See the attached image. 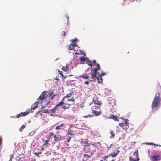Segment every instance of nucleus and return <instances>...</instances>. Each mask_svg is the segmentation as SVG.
<instances>
[{
	"instance_id": "34",
	"label": "nucleus",
	"mask_w": 161,
	"mask_h": 161,
	"mask_svg": "<svg viewBox=\"0 0 161 161\" xmlns=\"http://www.w3.org/2000/svg\"><path fill=\"white\" fill-rule=\"evenodd\" d=\"M65 16H66V17L67 19V25H68L69 24V16L67 14L65 15Z\"/></svg>"
},
{
	"instance_id": "38",
	"label": "nucleus",
	"mask_w": 161,
	"mask_h": 161,
	"mask_svg": "<svg viewBox=\"0 0 161 161\" xmlns=\"http://www.w3.org/2000/svg\"><path fill=\"white\" fill-rule=\"evenodd\" d=\"M110 133L112 135V137H114V136L115 134L114 133V132L113 131H110Z\"/></svg>"
},
{
	"instance_id": "27",
	"label": "nucleus",
	"mask_w": 161,
	"mask_h": 161,
	"mask_svg": "<svg viewBox=\"0 0 161 161\" xmlns=\"http://www.w3.org/2000/svg\"><path fill=\"white\" fill-rule=\"evenodd\" d=\"M80 60L82 62H84L85 61V58L84 57L82 56H80L79 58Z\"/></svg>"
},
{
	"instance_id": "32",
	"label": "nucleus",
	"mask_w": 161,
	"mask_h": 161,
	"mask_svg": "<svg viewBox=\"0 0 161 161\" xmlns=\"http://www.w3.org/2000/svg\"><path fill=\"white\" fill-rule=\"evenodd\" d=\"M67 48L69 50H72L74 49L72 47V46H71V45L68 46Z\"/></svg>"
},
{
	"instance_id": "12",
	"label": "nucleus",
	"mask_w": 161,
	"mask_h": 161,
	"mask_svg": "<svg viewBox=\"0 0 161 161\" xmlns=\"http://www.w3.org/2000/svg\"><path fill=\"white\" fill-rule=\"evenodd\" d=\"M30 112V111H25L24 112H22L19 114H17L16 118H19L21 117H23L28 115Z\"/></svg>"
},
{
	"instance_id": "51",
	"label": "nucleus",
	"mask_w": 161,
	"mask_h": 161,
	"mask_svg": "<svg viewBox=\"0 0 161 161\" xmlns=\"http://www.w3.org/2000/svg\"><path fill=\"white\" fill-rule=\"evenodd\" d=\"M11 117H13V118H16V116H14L13 117H12V116H11Z\"/></svg>"
},
{
	"instance_id": "39",
	"label": "nucleus",
	"mask_w": 161,
	"mask_h": 161,
	"mask_svg": "<svg viewBox=\"0 0 161 161\" xmlns=\"http://www.w3.org/2000/svg\"><path fill=\"white\" fill-rule=\"evenodd\" d=\"M66 33L64 31H63L62 32V36H64L66 35Z\"/></svg>"
},
{
	"instance_id": "43",
	"label": "nucleus",
	"mask_w": 161,
	"mask_h": 161,
	"mask_svg": "<svg viewBox=\"0 0 161 161\" xmlns=\"http://www.w3.org/2000/svg\"><path fill=\"white\" fill-rule=\"evenodd\" d=\"M71 136H69L68 139L66 141V142H69L70 141V140H71Z\"/></svg>"
},
{
	"instance_id": "18",
	"label": "nucleus",
	"mask_w": 161,
	"mask_h": 161,
	"mask_svg": "<svg viewBox=\"0 0 161 161\" xmlns=\"http://www.w3.org/2000/svg\"><path fill=\"white\" fill-rule=\"evenodd\" d=\"M89 141L87 140L86 141L84 142V141H81V143L82 145L83 146H85L87 147H89V144L88 143Z\"/></svg>"
},
{
	"instance_id": "24",
	"label": "nucleus",
	"mask_w": 161,
	"mask_h": 161,
	"mask_svg": "<svg viewBox=\"0 0 161 161\" xmlns=\"http://www.w3.org/2000/svg\"><path fill=\"white\" fill-rule=\"evenodd\" d=\"M53 111L55 112L56 111H59L60 108L59 106H58L57 105H56V106L53 108Z\"/></svg>"
},
{
	"instance_id": "21",
	"label": "nucleus",
	"mask_w": 161,
	"mask_h": 161,
	"mask_svg": "<svg viewBox=\"0 0 161 161\" xmlns=\"http://www.w3.org/2000/svg\"><path fill=\"white\" fill-rule=\"evenodd\" d=\"M59 97L58 94H54L50 98V100H53V99L56 100Z\"/></svg>"
},
{
	"instance_id": "35",
	"label": "nucleus",
	"mask_w": 161,
	"mask_h": 161,
	"mask_svg": "<svg viewBox=\"0 0 161 161\" xmlns=\"http://www.w3.org/2000/svg\"><path fill=\"white\" fill-rule=\"evenodd\" d=\"M111 155H112V154H110L108 155L107 156H105V157H102V158H104V159H106V158H107L108 157H109V156H111Z\"/></svg>"
},
{
	"instance_id": "56",
	"label": "nucleus",
	"mask_w": 161,
	"mask_h": 161,
	"mask_svg": "<svg viewBox=\"0 0 161 161\" xmlns=\"http://www.w3.org/2000/svg\"><path fill=\"white\" fill-rule=\"evenodd\" d=\"M119 153V151H117V153Z\"/></svg>"
},
{
	"instance_id": "58",
	"label": "nucleus",
	"mask_w": 161,
	"mask_h": 161,
	"mask_svg": "<svg viewBox=\"0 0 161 161\" xmlns=\"http://www.w3.org/2000/svg\"><path fill=\"white\" fill-rule=\"evenodd\" d=\"M19 159L18 160L16 161H19Z\"/></svg>"
},
{
	"instance_id": "11",
	"label": "nucleus",
	"mask_w": 161,
	"mask_h": 161,
	"mask_svg": "<svg viewBox=\"0 0 161 161\" xmlns=\"http://www.w3.org/2000/svg\"><path fill=\"white\" fill-rule=\"evenodd\" d=\"M86 64L89 66H90V67H89L87 69L88 70H91V74H92V72L94 70V69L92 68V64L91 61H90L89 59H87L86 60Z\"/></svg>"
},
{
	"instance_id": "6",
	"label": "nucleus",
	"mask_w": 161,
	"mask_h": 161,
	"mask_svg": "<svg viewBox=\"0 0 161 161\" xmlns=\"http://www.w3.org/2000/svg\"><path fill=\"white\" fill-rule=\"evenodd\" d=\"M75 128V127H70L68 130V134L71 135H74L76 133Z\"/></svg>"
},
{
	"instance_id": "33",
	"label": "nucleus",
	"mask_w": 161,
	"mask_h": 161,
	"mask_svg": "<svg viewBox=\"0 0 161 161\" xmlns=\"http://www.w3.org/2000/svg\"><path fill=\"white\" fill-rule=\"evenodd\" d=\"M25 127V126L24 125H22L21 128L19 129V130L20 131L22 132V129H24Z\"/></svg>"
},
{
	"instance_id": "14",
	"label": "nucleus",
	"mask_w": 161,
	"mask_h": 161,
	"mask_svg": "<svg viewBox=\"0 0 161 161\" xmlns=\"http://www.w3.org/2000/svg\"><path fill=\"white\" fill-rule=\"evenodd\" d=\"M83 156L84 158L83 159V161H86L88 160L90 157L92 156V154H91L90 155L85 154H83Z\"/></svg>"
},
{
	"instance_id": "57",
	"label": "nucleus",
	"mask_w": 161,
	"mask_h": 161,
	"mask_svg": "<svg viewBox=\"0 0 161 161\" xmlns=\"http://www.w3.org/2000/svg\"><path fill=\"white\" fill-rule=\"evenodd\" d=\"M100 161H103V160H100Z\"/></svg>"
},
{
	"instance_id": "31",
	"label": "nucleus",
	"mask_w": 161,
	"mask_h": 161,
	"mask_svg": "<svg viewBox=\"0 0 161 161\" xmlns=\"http://www.w3.org/2000/svg\"><path fill=\"white\" fill-rule=\"evenodd\" d=\"M63 101H60L59 103L57 104V105L58 106H61V105H63V104H64L65 103L63 102Z\"/></svg>"
},
{
	"instance_id": "25",
	"label": "nucleus",
	"mask_w": 161,
	"mask_h": 161,
	"mask_svg": "<svg viewBox=\"0 0 161 161\" xmlns=\"http://www.w3.org/2000/svg\"><path fill=\"white\" fill-rule=\"evenodd\" d=\"M98 71H97V73L98 75H100L101 76H104V75H106V74L103 71H101V72L100 73V72H98Z\"/></svg>"
},
{
	"instance_id": "22",
	"label": "nucleus",
	"mask_w": 161,
	"mask_h": 161,
	"mask_svg": "<svg viewBox=\"0 0 161 161\" xmlns=\"http://www.w3.org/2000/svg\"><path fill=\"white\" fill-rule=\"evenodd\" d=\"M65 125L62 123L60 125L57 126L55 128V129L59 130L61 129L62 127H65Z\"/></svg>"
},
{
	"instance_id": "3",
	"label": "nucleus",
	"mask_w": 161,
	"mask_h": 161,
	"mask_svg": "<svg viewBox=\"0 0 161 161\" xmlns=\"http://www.w3.org/2000/svg\"><path fill=\"white\" fill-rule=\"evenodd\" d=\"M92 65L93 67H95L93 68L94 70L92 72V73L91 76V79H92V80H94V78H96L95 75L97 73V72L100 70L101 68L99 64L96 63L95 60L93 61Z\"/></svg>"
},
{
	"instance_id": "54",
	"label": "nucleus",
	"mask_w": 161,
	"mask_h": 161,
	"mask_svg": "<svg viewBox=\"0 0 161 161\" xmlns=\"http://www.w3.org/2000/svg\"><path fill=\"white\" fill-rule=\"evenodd\" d=\"M103 161H107V160L106 159H104Z\"/></svg>"
},
{
	"instance_id": "13",
	"label": "nucleus",
	"mask_w": 161,
	"mask_h": 161,
	"mask_svg": "<svg viewBox=\"0 0 161 161\" xmlns=\"http://www.w3.org/2000/svg\"><path fill=\"white\" fill-rule=\"evenodd\" d=\"M45 112L47 113L49 115L51 116H53V114L54 113V112L53 111V109H47L45 110Z\"/></svg>"
},
{
	"instance_id": "49",
	"label": "nucleus",
	"mask_w": 161,
	"mask_h": 161,
	"mask_svg": "<svg viewBox=\"0 0 161 161\" xmlns=\"http://www.w3.org/2000/svg\"><path fill=\"white\" fill-rule=\"evenodd\" d=\"M53 94L52 92H51L49 94V97L51 96Z\"/></svg>"
},
{
	"instance_id": "7",
	"label": "nucleus",
	"mask_w": 161,
	"mask_h": 161,
	"mask_svg": "<svg viewBox=\"0 0 161 161\" xmlns=\"http://www.w3.org/2000/svg\"><path fill=\"white\" fill-rule=\"evenodd\" d=\"M134 155L136 156V160L134 159L133 158H132L130 156L129 157L130 161H139V158L138 157V150L135 151L134 153Z\"/></svg>"
},
{
	"instance_id": "16",
	"label": "nucleus",
	"mask_w": 161,
	"mask_h": 161,
	"mask_svg": "<svg viewBox=\"0 0 161 161\" xmlns=\"http://www.w3.org/2000/svg\"><path fill=\"white\" fill-rule=\"evenodd\" d=\"M92 113L95 114V116H99L101 114L102 112L101 111H96L95 110L92 109Z\"/></svg>"
},
{
	"instance_id": "52",
	"label": "nucleus",
	"mask_w": 161,
	"mask_h": 161,
	"mask_svg": "<svg viewBox=\"0 0 161 161\" xmlns=\"http://www.w3.org/2000/svg\"><path fill=\"white\" fill-rule=\"evenodd\" d=\"M51 102H50V101H48V103H47V104H48V103L49 104V103H50Z\"/></svg>"
},
{
	"instance_id": "9",
	"label": "nucleus",
	"mask_w": 161,
	"mask_h": 161,
	"mask_svg": "<svg viewBox=\"0 0 161 161\" xmlns=\"http://www.w3.org/2000/svg\"><path fill=\"white\" fill-rule=\"evenodd\" d=\"M47 96V92L44 91L39 97V99L41 100V102H42Z\"/></svg>"
},
{
	"instance_id": "8",
	"label": "nucleus",
	"mask_w": 161,
	"mask_h": 161,
	"mask_svg": "<svg viewBox=\"0 0 161 161\" xmlns=\"http://www.w3.org/2000/svg\"><path fill=\"white\" fill-rule=\"evenodd\" d=\"M151 160L152 161H158L160 160V155L156 154H154L153 155L151 156Z\"/></svg>"
},
{
	"instance_id": "10",
	"label": "nucleus",
	"mask_w": 161,
	"mask_h": 161,
	"mask_svg": "<svg viewBox=\"0 0 161 161\" xmlns=\"http://www.w3.org/2000/svg\"><path fill=\"white\" fill-rule=\"evenodd\" d=\"M97 73H96L95 76L96 78H94V80H92V79H91V77H90V81H96V79H97L98 81V82L99 83H102L103 82V79L102 77V76L100 75H98L97 77Z\"/></svg>"
},
{
	"instance_id": "59",
	"label": "nucleus",
	"mask_w": 161,
	"mask_h": 161,
	"mask_svg": "<svg viewBox=\"0 0 161 161\" xmlns=\"http://www.w3.org/2000/svg\"><path fill=\"white\" fill-rule=\"evenodd\" d=\"M69 145V144H67V145Z\"/></svg>"
},
{
	"instance_id": "37",
	"label": "nucleus",
	"mask_w": 161,
	"mask_h": 161,
	"mask_svg": "<svg viewBox=\"0 0 161 161\" xmlns=\"http://www.w3.org/2000/svg\"><path fill=\"white\" fill-rule=\"evenodd\" d=\"M71 46H72V47H73L74 48V46H77V45L76 44L73 43L72 44H71Z\"/></svg>"
},
{
	"instance_id": "4",
	"label": "nucleus",
	"mask_w": 161,
	"mask_h": 161,
	"mask_svg": "<svg viewBox=\"0 0 161 161\" xmlns=\"http://www.w3.org/2000/svg\"><path fill=\"white\" fill-rule=\"evenodd\" d=\"M88 71L89 70H88V69L86 70L85 73L79 76V77L82 78L83 79H89V78L90 79V77L91 76V71L89 72Z\"/></svg>"
},
{
	"instance_id": "15",
	"label": "nucleus",
	"mask_w": 161,
	"mask_h": 161,
	"mask_svg": "<svg viewBox=\"0 0 161 161\" xmlns=\"http://www.w3.org/2000/svg\"><path fill=\"white\" fill-rule=\"evenodd\" d=\"M49 140L47 139L45 141L44 144L42 145V147H48L50 144L48 142L49 141Z\"/></svg>"
},
{
	"instance_id": "50",
	"label": "nucleus",
	"mask_w": 161,
	"mask_h": 161,
	"mask_svg": "<svg viewBox=\"0 0 161 161\" xmlns=\"http://www.w3.org/2000/svg\"><path fill=\"white\" fill-rule=\"evenodd\" d=\"M44 147H42V146L41 147V148H42V151H43L44 150Z\"/></svg>"
},
{
	"instance_id": "40",
	"label": "nucleus",
	"mask_w": 161,
	"mask_h": 161,
	"mask_svg": "<svg viewBox=\"0 0 161 161\" xmlns=\"http://www.w3.org/2000/svg\"><path fill=\"white\" fill-rule=\"evenodd\" d=\"M71 101H72L73 103H72V104H74V101H75V99L73 97H72L71 99Z\"/></svg>"
},
{
	"instance_id": "5",
	"label": "nucleus",
	"mask_w": 161,
	"mask_h": 161,
	"mask_svg": "<svg viewBox=\"0 0 161 161\" xmlns=\"http://www.w3.org/2000/svg\"><path fill=\"white\" fill-rule=\"evenodd\" d=\"M129 123L128 120L127 119L125 120L124 123H119V125L122 127L123 129L126 130L129 128Z\"/></svg>"
},
{
	"instance_id": "46",
	"label": "nucleus",
	"mask_w": 161,
	"mask_h": 161,
	"mask_svg": "<svg viewBox=\"0 0 161 161\" xmlns=\"http://www.w3.org/2000/svg\"><path fill=\"white\" fill-rule=\"evenodd\" d=\"M112 145V144H111V145H110V146H109V147H108V149H107V150H109V149H110V148L111 147V146Z\"/></svg>"
},
{
	"instance_id": "42",
	"label": "nucleus",
	"mask_w": 161,
	"mask_h": 161,
	"mask_svg": "<svg viewBox=\"0 0 161 161\" xmlns=\"http://www.w3.org/2000/svg\"><path fill=\"white\" fill-rule=\"evenodd\" d=\"M10 158L9 161H12V159L13 158V154L10 155Z\"/></svg>"
},
{
	"instance_id": "28",
	"label": "nucleus",
	"mask_w": 161,
	"mask_h": 161,
	"mask_svg": "<svg viewBox=\"0 0 161 161\" xmlns=\"http://www.w3.org/2000/svg\"><path fill=\"white\" fill-rule=\"evenodd\" d=\"M41 153H42V152L41 151L38 152L37 153V152L33 153L37 157H39V155L40 154H41Z\"/></svg>"
},
{
	"instance_id": "26",
	"label": "nucleus",
	"mask_w": 161,
	"mask_h": 161,
	"mask_svg": "<svg viewBox=\"0 0 161 161\" xmlns=\"http://www.w3.org/2000/svg\"><path fill=\"white\" fill-rule=\"evenodd\" d=\"M66 105H68V107L66 106H64L62 107V108H63L64 109H69L70 107L69 106H70L72 104H68L67 103L66 104Z\"/></svg>"
},
{
	"instance_id": "29",
	"label": "nucleus",
	"mask_w": 161,
	"mask_h": 161,
	"mask_svg": "<svg viewBox=\"0 0 161 161\" xmlns=\"http://www.w3.org/2000/svg\"><path fill=\"white\" fill-rule=\"evenodd\" d=\"M38 107V106L37 105H33L31 107V110H35Z\"/></svg>"
},
{
	"instance_id": "44",
	"label": "nucleus",
	"mask_w": 161,
	"mask_h": 161,
	"mask_svg": "<svg viewBox=\"0 0 161 161\" xmlns=\"http://www.w3.org/2000/svg\"><path fill=\"white\" fill-rule=\"evenodd\" d=\"M58 72H59V73L61 75V76L62 77H63V73H61V72L59 70L58 71Z\"/></svg>"
},
{
	"instance_id": "36",
	"label": "nucleus",
	"mask_w": 161,
	"mask_h": 161,
	"mask_svg": "<svg viewBox=\"0 0 161 161\" xmlns=\"http://www.w3.org/2000/svg\"><path fill=\"white\" fill-rule=\"evenodd\" d=\"M111 154H112V155H111V156L113 157H115L117 155V153H114V154H112V153Z\"/></svg>"
},
{
	"instance_id": "2",
	"label": "nucleus",
	"mask_w": 161,
	"mask_h": 161,
	"mask_svg": "<svg viewBox=\"0 0 161 161\" xmlns=\"http://www.w3.org/2000/svg\"><path fill=\"white\" fill-rule=\"evenodd\" d=\"M48 139L53 144H54L58 140H62L63 139V138L59 135H58L57 136L56 134H54L53 132H51L49 133Z\"/></svg>"
},
{
	"instance_id": "48",
	"label": "nucleus",
	"mask_w": 161,
	"mask_h": 161,
	"mask_svg": "<svg viewBox=\"0 0 161 161\" xmlns=\"http://www.w3.org/2000/svg\"><path fill=\"white\" fill-rule=\"evenodd\" d=\"M2 138H0V145H1L2 144Z\"/></svg>"
},
{
	"instance_id": "23",
	"label": "nucleus",
	"mask_w": 161,
	"mask_h": 161,
	"mask_svg": "<svg viewBox=\"0 0 161 161\" xmlns=\"http://www.w3.org/2000/svg\"><path fill=\"white\" fill-rule=\"evenodd\" d=\"M100 108V106L99 105H96L95 104L94 105L92 106V109L95 110L96 109H99Z\"/></svg>"
},
{
	"instance_id": "41",
	"label": "nucleus",
	"mask_w": 161,
	"mask_h": 161,
	"mask_svg": "<svg viewBox=\"0 0 161 161\" xmlns=\"http://www.w3.org/2000/svg\"><path fill=\"white\" fill-rule=\"evenodd\" d=\"M93 115H92V116H91V115H86V116H83V117H84V118H87V117H93Z\"/></svg>"
},
{
	"instance_id": "17",
	"label": "nucleus",
	"mask_w": 161,
	"mask_h": 161,
	"mask_svg": "<svg viewBox=\"0 0 161 161\" xmlns=\"http://www.w3.org/2000/svg\"><path fill=\"white\" fill-rule=\"evenodd\" d=\"M93 101L95 104V105H97L100 106L102 103L101 102L98 100V99L97 98L96 99H94Z\"/></svg>"
},
{
	"instance_id": "45",
	"label": "nucleus",
	"mask_w": 161,
	"mask_h": 161,
	"mask_svg": "<svg viewBox=\"0 0 161 161\" xmlns=\"http://www.w3.org/2000/svg\"><path fill=\"white\" fill-rule=\"evenodd\" d=\"M77 41V39L76 38V39H75L72 40L71 41V42H76Z\"/></svg>"
},
{
	"instance_id": "53",
	"label": "nucleus",
	"mask_w": 161,
	"mask_h": 161,
	"mask_svg": "<svg viewBox=\"0 0 161 161\" xmlns=\"http://www.w3.org/2000/svg\"><path fill=\"white\" fill-rule=\"evenodd\" d=\"M67 101H71L70 99H68L67 100Z\"/></svg>"
},
{
	"instance_id": "47",
	"label": "nucleus",
	"mask_w": 161,
	"mask_h": 161,
	"mask_svg": "<svg viewBox=\"0 0 161 161\" xmlns=\"http://www.w3.org/2000/svg\"><path fill=\"white\" fill-rule=\"evenodd\" d=\"M84 83H85V84H87V85H88L89 84V82L88 81H85Z\"/></svg>"
},
{
	"instance_id": "30",
	"label": "nucleus",
	"mask_w": 161,
	"mask_h": 161,
	"mask_svg": "<svg viewBox=\"0 0 161 161\" xmlns=\"http://www.w3.org/2000/svg\"><path fill=\"white\" fill-rule=\"evenodd\" d=\"M68 68V66H66L65 67H63L62 68V70L64 71H66L67 70V69Z\"/></svg>"
},
{
	"instance_id": "55",
	"label": "nucleus",
	"mask_w": 161,
	"mask_h": 161,
	"mask_svg": "<svg viewBox=\"0 0 161 161\" xmlns=\"http://www.w3.org/2000/svg\"><path fill=\"white\" fill-rule=\"evenodd\" d=\"M111 161H115V160L114 159H113Z\"/></svg>"
},
{
	"instance_id": "19",
	"label": "nucleus",
	"mask_w": 161,
	"mask_h": 161,
	"mask_svg": "<svg viewBox=\"0 0 161 161\" xmlns=\"http://www.w3.org/2000/svg\"><path fill=\"white\" fill-rule=\"evenodd\" d=\"M108 118L114 120L115 121H117L118 120V118L117 116L114 115H111L108 117Z\"/></svg>"
},
{
	"instance_id": "1",
	"label": "nucleus",
	"mask_w": 161,
	"mask_h": 161,
	"mask_svg": "<svg viewBox=\"0 0 161 161\" xmlns=\"http://www.w3.org/2000/svg\"><path fill=\"white\" fill-rule=\"evenodd\" d=\"M156 90L158 93H156L154 99L152 102L151 108L154 111L158 109L161 105V98L160 93L161 92V87L159 83H157Z\"/></svg>"
},
{
	"instance_id": "20",
	"label": "nucleus",
	"mask_w": 161,
	"mask_h": 161,
	"mask_svg": "<svg viewBox=\"0 0 161 161\" xmlns=\"http://www.w3.org/2000/svg\"><path fill=\"white\" fill-rule=\"evenodd\" d=\"M72 92H71V93L67 94L62 99V101H64V99L66 98H68L72 96Z\"/></svg>"
}]
</instances>
